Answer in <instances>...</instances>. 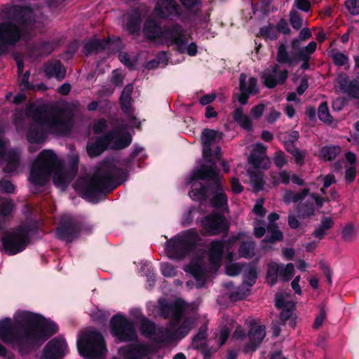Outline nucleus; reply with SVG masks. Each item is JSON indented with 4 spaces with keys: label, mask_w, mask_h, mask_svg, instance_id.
<instances>
[{
    "label": "nucleus",
    "mask_w": 359,
    "mask_h": 359,
    "mask_svg": "<svg viewBox=\"0 0 359 359\" xmlns=\"http://www.w3.org/2000/svg\"><path fill=\"white\" fill-rule=\"evenodd\" d=\"M58 330L56 323L28 311L18 312L13 321L8 317L0 320V339L22 353H29Z\"/></svg>",
    "instance_id": "nucleus-1"
},
{
    "label": "nucleus",
    "mask_w": 359,
    "mask_h": 359,
    "mask_svg": "<svg viewBox=\"0 0 359 359\" xmlns=\"http://www.w3.org/2000/svg\"><path fill=\"white\" fill-rule=\"evenodd\" d=\"M5 18L7 21L0 22L2 53H6L8 47L15 46L22 39H28L36 23L34 11L29 6H11L5 11Z\"/></svg>",
    "instance_id": "nucleus-2"
},
{
    "label": "nucleus",
    "mask_w": 359,
    "mask_h": 359,
    "mask_svg": "<svg viewBox=\"0 0 359 359\" xmlns=\"http://www.w3.org/2000/svg\"><path fill=\"white\" fill-rule=\"evenodd\" d=\"M127 177V172L115 165L98 168L92 176L82 182V197L97 203L124 182Z\"/></svg>",
    "instance_id": "nucleus-3"
},
{
    "label": "nucleus",
    "mask_w": 359,
    "mask_h": 359,
    "mask_svg": "<svg viewBox=\"0 0 359 359\" xmlns=\"http://www.w3.org/2000/svg\"><path fill=\"white\" fill-rule=\"evenodd\" d=\"M57 156L53 151L42 150L32 163L29 175L31 183L36 187L46 184L53 171V182L57 187L67 186L72 177L69 178L62 168H56Z\"/></svg>",
    "instance_id": "nucleus-4"
},
{
    "label": "nucleus",
    "mask_w": 359,
    "mask_h": 359,
    "mask_svg": "<svg viewBox=\"0 0 359 359\" xmlns=\"http://www.w3.org/2000/svg\"><path fill=\"white\" fill-rule=\"evenodd\" d=\"M39 229L36 221H30L20 224L11 232H6L1 238L3 250L10 256L22 252L29 243L31 236Z\"/></svg>",
    "instance_id": "nucleus-5"
},
{
    "label": "nucleus",
    "mask_w": 359,
    "mask_h": 359,
    "mask_svg": "<svg viewBox=\"0 0 359 359\" xmlns=\"http://www.w3.org/2000/svg\"><path fill=\"white\" fill-rule=\"evenodd\" d=\"M198 241L197 230L195 228L189 229L168 240L165 250L170 258L181 259L195 250Z\"/></svg>",
    "instance_id": "nucleus-6"
},
{
    "label": "nucleus",
    "mask_w": 359,
    "mask_h": 359,
    "mask_svg": "<svg viewBox=\"0 0 359 359\" xmlns=\"http://www.w3.org/2000/svg\"><path fill=\"white\" fill-rule=\"evenodd\" d=\"M210 195H213L210 200L211 206L216 209H221L227 205L228 197L219 182L212 183L195 182L189 191L190 198L196 201H206Z\"/></svg>",
    "instance_id": "nucleus-7"
},
{
    "label": "nucleus",
    "mask_w": 359,
    "mask_h": 359,
    "mask_svg": "<svg viewBox=\"0 0 359 359\" xmlns=\"http://www.w3.org/2000/svg\"><path fill=\"white\" fill-rule=\"evenodd\" d=\"M39 116L36 121L42 123L52 132L57 135L68 134L72 128V119L71 117H65V111L56 107L47 109L45 107L36 108Z\"/></svg>",
    "instance_id": "nucleus-8"
},
{
    "label": "nucleus",
    "mask_w": 359,
    "mask_h": 359,
    "mask_svg": "<svg viewBox=\"0 0 359 359\" xmlns=\"http://www.w3.org/2000/svg\"><path fill=\"white\" fill-rule=\"evenodd\" d=\"M79 354L88 359H97L103 349L106 348L102 334L95 330L89 331L81 337L76 342Z\"/></svg>",
    "instance_id": "nucleus-9"
},
{
    "label": "nucleus",
    "mask_w": 359,
    "mask_h": 359,
    "mask_svg": "<svg viewBox=\"0 0 359 359\" xmlns=\"http://www.w3.org/2000/svg\"><path fill=\"white\" fill-rule=\"evenodd\" d=\"M110 327L112 335L121 342H131L137 341L138 337L132 320L124 315L117 313L110 320Z\"/></svg>",
    "instance_id": "nucleus-10"
},
{
    "label": "nucleus",
    "mask_w": 359,
    "mask_h": 359,
    "mask_svg": "<svg viewBox=\"0 0 359 359\" xmlns=\"http://www.w3.org/2000/svg\"><path fill=\"white\" fill-rule=\"evenodd\" d=\"M205 236H215L223 233L226 238L229 231V225L225 216L219 212H212L200 220Z\"/></svg>",
    "instance_id": "nucleus-11"
},
{
    "label": "nucleus",
    "mask_w": 359,
    "mask_h": 359,
    "mask_svg": "<svg viewBox=\"0 0 359 359\" xmlns=\"http://www.w3.org/2000/svg\"><path fill=\"white\" fill-rule=\"evenodd\" d=\"M82 231V224L74 217L62 216L55 229L56 237L66 243H72L78 238Z\"/></svg>",
    "instance_id": "nucleus-12"
},
{
    "label": "nucleus",
    "mask_w": 359,
    "mask_h": 359,
    "mask_svg": "<svg viewBox=\"0 0 359 359\" xmlns=\"http://www.w3.org/2000/svg\"><path fill=\"white\" fill-rule=\"evenodd\" d=\"M160 313L165 319L170 318V326L175 328L180 323L185 310L184 302L177 299L173 302H168L163 299L159 301Z\"/></svg>",
    "instance_id": "nucleus-13"
},
{
    "label": "nucleus",
    "mask_w": 359,
    "mask_h": 359,
    "mask_svg": "<svg viewBox=\"0 0 359 359\" xmlns=\"http://www.w3.org/2000/svg\"><path fill=\"white\" fill-rule=\"evenodd\" d=\"M140 330L141 334L147 339H151L156 344L166 346V334L163 332V330L166 328L162 326H157L156 324L144 318L140 321Z\"/></svg>",
    "instance_id": "nucleus-14"
},
{
    "label": "nucleus",
    "mask_w": 359,
    "mask_h": 359,
    "mask_svg": "<svg viewBox=\"0 0 359 359\" xmlns=\"http://www.w3.org/2000/svg\"><path fill=\"white\" fill-rule=\"evenodd\" d=\"M224 135L222 132L210 128H204L201 133L203 157L205 162L212 163V150L211 146L222 140Z\"/></svg>",
    "instance_id": "nucleus-15"
},
{
    "label": "nucleus",
    "mask_w": 359,
    "mask_h": 359,
    "mask_svg": "<svg viewBox=\"0 0 359 359\" xmlns=\"http://www.w3.org/2000/svg\"><path fill=\"white\" fill-rule=\"evenodd\" d=\"M175 44L177 50L180 53H185V46L188 43V38L184 33V29L179 24H174L171 27H165L162 39Z\"/></svg>",
    "instance_id": "nucleus-16"
},
{
    "label": "nucleus",
    "mask_w": 359,
    "mask_h": 359,
    "mask_svg": "<svg viewBox=\"0 0 359 359\" xmlns=\"http://www.w3.org/2000/svg\"><path fill=\"white\" fill-rule=\"evenodd\" d=\"M116 135V131L109 130L104 135L97 136L94 142H88L86 145L88 155L91 158L101 155L108 149L109 144L114 140Z\"/></svg>",
    "instance_id": "nucleus-17"
},
{
    "label": "nucleus",
    "mask_w": 359,
    "mask_h": 359,
    "mask_svg": "<svg viewBox=\"0 0 359 359\" xmlns=\"http://www.w3.org/2000/svg\"><path fill=\"white\" fill-rule=\"evenodd\" d=\"M180 323L177 327L174 328L175 331L168 328L163 330V332L166 334L165 336L166 346L171 344L176 340H181L186 337L193 329L195 320L193 318L187 316L184 319L182 318Z\"/></svg>",
    "instance_id": "nucleus-18"
},
{
    "label": "nucleus",
    "mask_w": 359,
    "mask_h": 359,
    "mask_svg": "<svg viewBox=\"0 0 359 359\" xmlns=\"http://www.w3.org/2000/svg\"><path fill=\"white\" fill-rule=\"evenodd\" d=\"M154 11L160 18L172 20L180 16L182 10L175 0H158Z\"/></svg>",
    "instance_id": "nucleus-19"
},
{
    "label": "nucleus",
    "mask_w": 359,
    "mask_h": 359,
    "mask_svg": "<svg viewBox=\"0 0 359 359\" xmlns=\"http://www.w3.org/2000/svg\"><path fill=\"white\" fill-rule=\"evenodd\" d=\"M152 352L151 346L145 344H130L119 349L125 359H143Z\"/></svg>",
    "instance_id": "nucleus-20"
},
{
    "label": "nucleus",
    "mask_w": 359,
    "mask_h": 359,
    "mask_svg": "<svg viewBox=\"0 0 359 359\" xmlns=\"http://www.w3.org/2000/svg\"><path fill=\"white\" fill-rule=\"evenodd\" d=\"M38 114L36 109L33 113V122L29 125L26 137L27 141L32 144H39L43 142L47 138V133L43 128L45 126L43 123H39L36 121Z\"/></svg>",
    "instance_id": "nucleus-21"
},
{
    "label": "nucleus",
    "mask_w": 359,
    "mask_h": 359,
    "mask_svg": "<svg viewBox=\"0 0 359 359\" xmlns=\"http://www.w3.org/2000/svg\"><path fill=\"white\" fill-rule=\"evenodd\" d=\"M199 180H212L213 182H219L218 170L215 165L201 164L198 168L195 169L189 177V182L192 185L195 182H198Z\"/></svg>",
    "instance_id": "nucleus-22"
},
{
    "label": "nucleus",
    "mask_w": 359,
    "mask_h": 359,
    "mask_svg": "<svg viewBox=\"0 0 359 359\" xmlns=\"http://www.w3.org/2000/svg\"><path fill=\"white\" fill-rule=\"evenodd\" d=\"M65 346L64 339L56 337L51 339L43 348V359H62Z\"/></svg>",
    "instance_id": "nucleus-23"
},
{
    "label": "nucleus",
    "mask_w": 359,
    "mask_h": 359,
    "mask_svg": "<svg viewBox=\"0 0 359 359\" xmlns=\"http://www.w3.org/2000/svg\"><path fill=\"white\" fill-rule=\"evenodd\" d=\"M341 91L346 93L349 98L359 100V81L354 79L349 80L348 76L341 74L337 79Z\"/></svg>",
    "instance_id": "nucleus-24"
},
{
    "label": "nucleus",
    "mask_w": 359,
    "mask_h": 359,
    "mask_svg": "<svg viewBox=\"0 0 359 359\" xmlns=\"http://www.w3.org/2000/svg\"><path fill=\"white\" fill-rule=\"evenodd\" d=\"M142 23V13L138 8L130 11L127 16L126 29L129 34L140 36Z\"/></svg>",
    "instance_id": "nucleus-25"
},
{
    "label": "nucleus",
    "mask_w": 359,
    "mask_h": 359,
    "mask_svg": "<svg viewBox=\"0 0 359 359\" xmlns=\"http://www.w3.org/2000/svg\"><path fill=\"white\" fill-rule=\"evenodd\" d=\"M163 29L161 25L152 18H147L143 25V34L149 41L161 39Z\"/></svg>",
    "instance_id": "nucleus-26"
},
{
    "label": "nucleus",
    "mask_w": 359,
    "mask_h": 359,
    "mask_svg": "<svg viewBox=\"0 0 359 359\" xmlns=\"http://www.w3.org/2000/svg\"><path fill=\"white\" fill-rule=\"evenodd\" d=\"M111 43L109 39L93 38L88 40L83 46V53L86 56L104 52Z\"/></svg>",
    "instance_id": "nucleus-27"
},
{
    "label": "nucleus",
    "mask_w": 359,
    "mask_h": 359,
    "mask_svg": "<svg viewBox=\"0 0 359 359\" xmlns=\"http://www.w3.org/2000/svg\"><path fill=\"white\" fill-rule=\"evenodd\" d=\"M43 70L46 78H55L62 81L66 75V69L60 60L49 61L43 65Z\"/></svg>",
    "instance_id": "nucleus-28"
},
{
    "label": "nucleus",
    "mask_w": 359,
    "mask_h": 359,
    "mask_svg": "<svg viewBox=\"0 0 359 359\" xmlns=\"http://www.w3.org/2000/svg\"><path fill=\"white\" fill-rule=\"evenodd\" d=\"M208 325L203 324L199 327L198 332L192 337L191 345L194 350H202L203 348L208 347Z\"/></svg>",
    "instance_id": "nucleus-29"
},
{
    "label": "nucleus",
    "mask_w": 359,
    "mask_h": 359,
    "mask_svg": "<svg viewBox=\"0 0 359 359\" xmlns=\"http://www.w3.org/2000/svg\"><path fill=\"white\" fill-rule=\"evenodd\" d=\"M225 242L223 240H215L210 245L209 259L212 264L219 263L224 255Z\"/></svg>",
    "instance_id": "nucleus-30"
},
{
    "label": "nucleus",
    "mask_w": 359,
    "mask_h": 359,
    "mask_svg": "<svg viewBox=\"0 0 359 359\" xmlns=\"http://www.w3.org/2000/svg\"><path fill=\"white\" fill-rule=\"evenodd\" d=\"M297 217L299 219L310 218L315 214V205L312 200L308 199L299 203L296 206Z\"/></svg>",
    "instance_id": "nucleus-31"
},
{
    "label": "nucleus",
    "mask_w": 359,
    "mask_h": 359,
    "mask_svg": "<svg viewBox=\"0 0 359 359\" xmlns=\"http://www.w3.org/2000/svg\"><path fill=\"white\" fill-rule=\"evenodd\" d=\"M262 77L264 79V84L268 88L272 89L274 88L278 83L283 84L286 81L288 77V71L287 69L281 71L279 74L278 80L273 74L265 73Z\"/></svg>",
    "instance_id": "nucleus-32"
},
{
    "label": "nucleus",
    "mask_w": 359,
    "mask_h": 359,
    "mask_svg": "<svg viewBox=\"0 0 359 359\" xmlns=\"http://www.w3.org/2000/svg\"><path fill=\"white\" fill-rule=\"evenodd\" d=\"M232 117L243 129L246 131L253 130L251 119L243 114L242 107H237L232 113Z\"/></svg>",
    "instance_id": "nucleus-33"
},
{
    "label": "nucleus",
    "mask_w": 359,
    "mask_h": 359,
    "mask_svg": "<svg viewBox=\"0 0 359 359\" xmlns=\"http://www.w3.org/2000/svg\"><path fill=\"white\" fill-rule=\"evenodd\" d=\"M309 194V189H303L301 191L295 193L291 190H287L283 197V201L285 204L291 203L302 202L306 196Z\"/></svg>",
    "instance_id": "nucleus-34"
},
{
    "label": "nucleus",
    "mask_w": 359,
    "mask_h": 359,
    "mask_svg": "<svg viewBox=\"0 0 359 359\" xmlns=\"http://www.w3.org/2000/svg\"><path fill=\"white\" fill-rule=\"evenodd\" d=\"M115 131L116 132V135L111 149L114 150H121L130 146L133 140L132 135L128 132L118 135V131Z\"/></svg>",
    "instance_id": "nucleus-35"
},
{
    "label": "nucleus",
    "mask_w": 359,
    "mask_h": 359,
    "mask_svg": "<svg viewBox=\"0 0 359 359\" xmlns=\"http://www.w3.org/2000/svg\"><path fill=\"white\" fill-rule=\"evenodd\" d=\"M295 56L290 57L287 51L286 45L281 43L278 48L276 61L280 64H287L290 66L294 65L297 62Z\"/></svg>",
    "instance_id": "nucleus-36"
},
{
    "label": "nucleus",
    "mask_w": 359,
    "mask_h": 359,
    "mask_svg": "<svg viewBox=\"0 0 359 359\" xmlns=\"http://www.w3.org/2000/svg\"><path fill=\"white\" fill-rule=\"evenodd\" d=\"M248 162L255 168H262L265 170L268 169L271 164V161L267 156H264L256 152H251L248 158Z\"/></svg>",
    "instance_id": "nucleus-37"
},
{
    "label": "nucleus",
    "mask_w": 359,
    "mask_h": 359,
    "mask_svg": "<svg viewBox=\"0 0 359 359\" xmlns=\"http://www.w3.org/2000/svg\"><path fill=\"white\" fill-rule=\"evenodd\" d=\"M333 226L334 222L330 217H323L319 226L313 232L312 236L321 240L325 237L326 231L332 228Z\"/></svg>",
    "instance_id": "nucleus-38"
},
{
    "label": "nucleus",
    "mask_w": 359,
    "mask_h": 359,
    "mask_svg": "<svg viewBox=\"0 0 359 359\" xmlns=\"http://www.w3.org/2000/svg\"><path fill=\"white\" fill-rule=\"evenodd\" d=\"M266 336L265 327L263 325H256L250 328L248 332L250 341H254L260 346Z\"/></svg>",
    "instance_id": "nucleus-39"
},
{
    "label": "nucleus",
    "mask_w": 359,
    "mask_h": 359,
    "mask_svg": "<svg viewBox=\"0 0 359 359\" xmlns=\"http://www.w3.org/2000/svg\"><path fill=\"white\" fill-rule=\"evenodd\" d=\"M20 156L14 151H9L7 154V163L3 170L6 173H11L15 171L19 167Z\"/></svg>",
    "instance_id": "nucleus-40"
},
{
    "label": "nucleus",
    "mask_w": 359,
    "mask_h": 359,
    "mask_svg": "<svg viewBox=\"0 0 359 359\" xmlns=\"http://www.w3.org/2000/svg\"><path fill=\"white\" fill-rule=\"evenodd\" d=\"M280 268V264L276 262H271L268 264L266 280L271 287L275 285L278 282Z\"/></svg>",
    "instance_id": "nucleus-41"
},
{
    "label": "nucleus",
    "mask_w": 359,
    "mask_h": 359,
    "mask_svg": "<svg viewBox=\"0 0 359 359\" xmlns=\"http://www.w3.org/2000/svg\"><path fill=\"white\" fill-rule=\"evenodd\" d=\"M340 151L341 149L339 146H325L320 149V156L324 161H330L334 160Z\"/></svg>",
    "instance_id": "nucleus-42"
},
{
    "label": "nucleus",
    "mask_w": 359,
    "mask_h": 359,
    "mask_svg": "<svg viewBox=\"0 0 359 359\" xmlns=\"http://www.w3.org/2000/svg\"><path fill=\"white\" fill-rule=\"evenodd\" d=\"M250 182L256 191H262L265 184L264 174L261 171L255 170L249 172Z\"/></svg>",
    "instance_id": "nucleus-43"
},
{
    "label": "nucleus",
    "mask_w": 359,
    "mask_h": 359,
    "mask_svg": "<svg viewBox=\"0 0 359 359\" xmlns=\"http://www.w3.org/2000/svg\"><path fill=\"white\" fill-rule=\"evenodd\" d=\"M190 272L197 282V287H202L206 282L205 269L201 266L196 264L191 267Z\"/></svg>",
    "instance_id": "nucleus-44"
},
{
    "label": "nucleus",
    "mask_w": 359,
    "mask_h": 359,
    "mask_svg": "<svg viewBox=\"0 0 359 359\" xmlns=\"http://www.w3.org/2000/svg\"><path fill=\"white\" fill-rule=\"evenodd\" d=\"M255 243L253 241H243L238 248V252L240 257L251 258L254 256Z\"/></svg>",
    "instance_id": "nucleus-45"
},
{
    "label": "nucleus",
    "mask_w": 359,
    "mask_h": 359,
    "mask_svg": "<svg viewBox=\"0 0 359 359\" xmlns=\"http://www.w3.org/2000/svg\"><path fill=\"white\" fill-rule=\"evenodd\" d=\"M279 276L280 280L285 283L292 279L294 272V266L292 263H288L286 265L283 264H280Z\"/></svg>",
    "instance_id": "nucleus-46"
},
{
    "label": "nucleus",
    "mask_w": 359,
    "mask_h": 359,
    "mask_svg": "<svg viewBox=\"0 0 359 359\" xmlns=\"http://www.w3.org/2000/svg\"><path fill=\"white\" fill-rule=\"evenodd\" d=\"M247 76L245 74L242 73L239 77V88L241 92H252L253 89L257 86V79L255 77L249 79V85L247 87L246 83Z\"/></svg>",
    "instance_id": "nucleus-47"
},
{
    "label": "nucleus",
    "mask_w": 359,
    "mask_h": 359,
    "mask_svg": "<svg viewBox=\"0 0 359 359\" xmlns=\"http://www.w3.org/2000/svg\"><path fill=\"white\" fill-rule=\"evenodd\" d=\"M257 279V271L255 266L250 265L248 270L244 273L243 284L248 287H252Z\"/></svg>",
    "instance_id": "nucleus-48"
},
{
    "label": "nucleus",
    "mask_w": 359,
    "mask_h": 359,
    "mask_svg": "<svg viewBox=\"0 0 359 359\" xmlns=\"http://www.w3.org/2000/svg\"><path fill=\"white\" fill-rule=\"evenodd\" d=\"M132 93L133 86L130 84L127 85L122 91L120 97L121 107L122 109H129Z\"/></svg>",
    "instance_id": "nucleus-49"
},
{
    "label": "nucleus",
    "mask_w": 359,
    "mask_h": 359,
    "mask_svg": "<svg viewBox=\"0 0 359 359\" xmlns=\"http://www.w3.org/2000/svg\"><path fill=\"white\" fill-rule=\"evenodd\" d=\"M318 115L319 119L324 123H332V117L330 114L327 102H323L318 107Z\"/></svg>",
    "instance_id": "nucleus-50"
},
{
    "label": "nucleus",
    "mask_w": 359,
    "mask_h": 359,
    "mask_svg": "<svg viewBox=\"0 0 359 359\" xmlns=\"http://www.w3.org/2000/svg\"><path fill=\"white\" fill-rule=\"evenodd\" d=\"M259 34L261 36L265 39H269L271 41L276 40L278 38L276 29L271 25L260 27Z\"/></svg>",
    "instance_id": "nucleus-51"
},
{
    "label": "nucleus",
    "mask_w": 359,
    "mask_h": 359,
    "mask_svg": "<svg viewBox=\"0 0 359 359\" xmlns=\"http://www.w3.org/2000/svg\"><path fill=\"white\" fill-rule=\"evenodd\" d=\"M250 290H245L243 287H238L229 294L231 302H236L245 299L249 295Z\"/></svg>",
    "instance_id": "nucleus-52"
},
{
    "label": "nucleus",
    "mask_w": 359,
    "mask_h": 359,
    "mask_svg": "<svg viewBox=\"0 0 359 359\" xmlns=\"http://www.w3.org/2000/svg\"><path fill=\"white\" fill-rule=\"evenodd\" d=\"M14 209V203L12 200H6L0 204V215L3 217H8L11 215Z\"/></svg>",
    "instance_id": "nucleus-53"
},
{
    "label": "nucleus",
    "mask_w": 359,
    "mask_h": 359,
    "mask_svg": "<svg viewBox=\"0 0 359 359\" xmlns=\"http://www.w3.org/2000/svg\"><path fill=\"white\" fill-rule=\"evenodd\" d=\"M290 21L292 27L296 30L299 29L302 26V18L299 13L294 10L290 12Z\"/></svg>",
    "instance_id": "nucleus-54"
},
{
    "label": "nucleus",
    "mask_w": 359,
    "mask_h": 359,
    "mask_svg": "<svg viewBox=\"0 0 359 359\" xmlns=\"http://www.w3.org/2000/svg\"><path fill=\"white\" fill-rule=\"evenodd\" d=\"M283 238L282 231L278 229L271 231V234H267L263 240L264 243H273L276 241H280Z\"/></svg>",
    "instance_id": "nucleus-55"
},
{
    "label": "nucleus",
    "mask_w": 359,
    "mask_h": 359,
    "mask_svg": "<svg viewBox=\"0 0 359 359\" xmlns=\"http://www.w3.org/2000/svg\"><path fill=\"white\" fill-rule=\"evenodd\" d=\"M29 76H30L29 71H26L23 74L22 79L19 83V85H20L22 90H34L35 89V86L29 82Z\"/></svg>",
    "instance_id": "nucleus-56"
},
{
    "label": "nucleus",
    "mask_w": 359,
    "mask_h": 359,
    "mask_svg": "<svg viewBox=\"0 0 359 359\" xmlns=\"http://www.w3.org/2000/svg\"><path fill=\"white\" fill-rule=\"evenodd\" d=\"M161 273L167 278L174 277L176 275V268L169 263H163L161 266Z\"/></svg>",
    "instance_id": "nucleus-57"
},
{
    "label": "nucleus",
    "mask_w": 359,
    "mask_h": 359,
    "mask_svg": "<svg viewBox=\"0 0 359 359\" xmlns=\"http://www.w3.org/2000/svg\"><path fill=\"white\" fill-rule=\"evenodd\" d=\"M290 306H294L292 301H287L282 294H276L275 298V306L278 309H283Z\"/></svg>",
    "instance_id": "nucleus-58"
},
{
    "label": "nucleus",
    "mask_w": 359,
    "mask_h": 359,
    "mask_svg": "<svg viewBox=\"0 0 359 359\" xmlns=\"http://www.w3.org/2000/svg\"><path fill=\"white\" fill-rule=\"evenodd\" d=\"M317 44L315 41H311L309 44L300 49L296 55V57H301V53H304L311 58V55L316 49Z\"/></svg>",
    "instance_id": "nucleus-59"
},
{
    "label": "nucleus",
    "mask_w": 359,
    "mask_h": 359,
    "mask_svg": "<svg viewBox=\"0 0 359 359\" xmlns=\"http://www.w3.org/2000/svg\"><path fill=\"white\" fill-rule=\"evenodd\" d=\"M345 6L352 15L359 14V0H347L345 1Z\"/></svg>",
    "instance_id": "nucleus-60"
},
{
    "label": "nucleus",
    "mask_w": 359,
    "mask_h": 359,
    "mask_svg": "<svg viewBox=\"0 0 359 359\" xmlns=\"http://www.w3.org/2000/svg\"><path fill=\"white\" fill-rule=\"evenodd\" d=\"M294 307L295 305L290 306L287 308H284L283 309H281L279 318L282 324L285 325L286 322L292 318Z\"/></svg>",
    "instance_id": "nucleus-61"
},
{
    "label": "nucleus",
    "mask_w": 359,
    "mask_h": 359,
    "mask_svg": "<svg viewBox=\"0 0 359 359\" xmlns=\"http://www.w3.org/2000/svg\"><path fill=\"white\" fill-rule=\"evenodd\" d=\"M326 316H327V314H326V311H325V308L321 307L320 309L319 313L318 314V316L316 317V318L314 320V322L313 324V328L314 330L319 329L322 326L325 319L326 318Z\"/></svg>",
    "instance_id": "nucleus-62"
},
{
    "label": "nucleus",
    "mask_w": 359,
    "mask_h": 359,
    "mask_svg": "<svg viewBox=\"0 0 359 359\" xmlns=\"http://www.w3.org/2000/svg\"><path fill=\"white\" fill-rule=\"evenodd\" d=\"M332 60L335 65L342 67L348 62V57L344 53L337 52L332 55Z\"/></svg>",
    "instance_id": "nucleus-63"
},
{
    "label": "nucleus",
    "mask_w": 359,
    "mask_h": 359,
    "mask_svg": "<svg viewBox=\"0 0 359 359\" xmlns=\"http://www.w3.org/2000/svg\"><path fill=\"white\" fill-rule=\"evenodd\" d=\"M108 128V123L105 118H102L94 123L93 129L95 134H100Z\"/></svg>",
    "instance_id": "nucleus-64"
}]
</instances>
